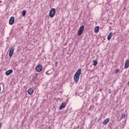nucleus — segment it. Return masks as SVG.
Returning a JSON list of instances; mask_svg holds the SVG:
<instances>
[{
	"instance_id": "412c9836",
	"label": "nucleus",
	"mask_w": 129,
	"mask_h": 129,
	"mask_svg": "<svg viewBox=\"0 0 129 129\" xmlns=\"http://www.w3.org/2000/svg\"><path fill=\"white\" fill-rule=\"evenodd\" d=\"M1 126H2V124L0 123V128H1Z\"/></svg>"
},
{
	"instance_id": "7ed1b4c3",
	"label": "nucleus",
	"mask_w": 129,
	"mask_h": 129,
	"mask_svg": "<svg viewBox=\"0 0 129 129\" xmlns=\"http://www.w3.org/2000/svg\"><path fill=\"white\" fill-rule=\"evenodd\" d=\"M84 30V26H81L78 31V36H81L82 34L83 33Z\"/></svg>"
},
{
	"instance_id": "ddd939ff",
	"label": "nucleus",
	"mask_w": 129,
	"mask_h": 129,
	"mask_svg": "<svg viewBox=\"0 0 129 129\" xmlns=\"http://www.w3.org/2000/svg\"><path fill=\"white\" fill-rule=\"evenodd\" d=\"M111 37H112V33L110 32L107 37V40H110L111 39Z\"/></svg>"
},
{
	"instance_id": "9d476101",
	"label": "nucleus",
	"mask_w": 129,
	"mask_h": 129,
	"mask_svg": "<svg viewBox=\"0 0 129 129\" xmlns=\"http://www.w3.org/2000/svg\"><path fill=\"white\" fill-rule=\"evenodd\" d=\"M33 92H34V90L32 88L29 89L28 93L29 95H32V94H33Z\"/></svg>"
},
{
	"instance_id": "aec40b11",
	"label": "nucleus",
	"mask_w": 129,
	"mask_h": 129,
	"mask_svg": "<svg viewBox=\"0 0 129 129\" xmlns=\"http://www.w3.org/2000/svg\"><path fill=\"white\" fill-rule=\"evenodd\" d=\"M127 85L129 86V81H128V83H127Z\"/></svg>"
},
{
	"instance_id": "9b49d317",
	"label": "nucleus",
	"mask_w": 129,
	"mask_h": 129,
	"mask_svg": "<svg viewBox=\"0 0 129 129\" xmlns=\"http://www.w3.org/2000/svg\"><path fill=\"white\" fill-rule=\"evenodd\" d=\"M108 121H109V118H107L105 119L104 121L103 122V124L104 125H105V124H107V123H108Z\"/></svg>"
},
{
	"instance_id": "20e7f679",
	"label": "nucleus",
	"mask_w": 129,
	"mask_h": 129,
	"mask_svg": "<svg viewBox=\"0 0 129 129\" xmlns=\"http://www.w3.org/2000/svg\"><path fill=\"white\" fill-rule=\"evenodd\" d=\"M42 69L43 67H42L41 64H39L36 67V71H37V72H41Z\"/></svg>"
},
{
	"instance_id": "423d86ee",
	"label": "nucleus",
	"mask_w": 129,
	"mask_h": 129,
	"mask_svg": "<svg viewBox=\"0 0 129 129\" xmlns=\"http://www.w3.org/2000/svg\"><path fill=\"white\" fill-rule=\"evenodd\" d=\"M14 23H15V18L14 17H12L9 20V24L14 25Z\"/></svg>"
},
{
	"instance_id": "dca6fc26",
	"label": "nucleus",
	"mask_w": 129,
	"mask_h": 129,
	"mask_svg": "<svg viewBox=\"0 0 129 129\" xmlns=\"http://www.w3.org/2000/svg\"><path fill=\"white\" fill-rule=\"evenodd\" d=\"M22 16L23 17H25V16H26V11L24 10L22 12Z\"/></svg>"
},
{
	"instance_id": "f3484780",
	"label": "nucleus",
	"mask_w": 129,
	"mask_h": 129,
	"mask_svg": "<svg viewBox=\"0 0 129 129\" xmlns=\"http://www.w3.org/2000/svg\"><path fill=\"white\" fill-rule=\"evenodd\" d=\"M118 72H119V70L117 69V70H116V71H115V73L117 74V73H118Z\"/></svg>"
},
{
	"instance_id": "f8f14e48",
	"label": "nucleus",
	"mask_w": 129,
	"mask_h": 129,
	"mask_svg": "<svg viewBox=\"0 0 129 129\" xmlns=\"http://www.w3.org/2000/svg\"><path fill=\"white\" fill-rule=\"evenodd\" d=\"M94 32L95 33H98V32H99V26H96L95 27Z\"/></svg>"
},
{
	"instance_id": "5701e85b",
	"label": "nucleus",
	"mask_w": 129,
	"mask_h": 129,
	"mask_svg": "<svg viewBox=\"0 0 129 129\" xmlns=\"http://www.w3.org/2000/svg\"><path fill=\"white\" fill-rule=\"evenodd\" d=\"M57 64H58V63L56 62V65L57 66Z\"/></svg>"
},
{
	"instance_id": "f257e3e1",
	"label": "nucleus",
	"mask_w": 129,
	"mask_h": 129,
	"mask_svg": "<svg viewBox=\"0 0 129 129\" xmlns=\"http://www.w3.org/2000/svg\"><path fill=\"white\" fill-rule=\"evenodd\" d=\"M80 75H81V69H78L75 74L74 78L75 82L77 83L79 81V76H80Z\"/></svg>"
},
{
	"instance_id": "f03ea898",
	"label": "nucleus",
	"mask_w": 129,
	"mask_h": 129,
	"mask_svg": "<svg viewBox=\"0 0 129 129\" xmlns=\"http://www.w3.org/2000/svg\"><path fill=\"white\" fill-rule=\"evenodd\" d=\"M55 14H56V10H55V9L52 8L49 12V17H50V18H53L54 17V16H55Z\"/></svg>"
},
{
	"instance_id": "4be33fe9",
	"label": "nucleus",
	"mask_w": 129,
	"mask_h": 129,
	"mask_svg": "<svg viewBox=\"0 0 129 129\" xmlns=\"http://www.w3.org/2000/svg\"><path fill=\"white\" fill-rule=\"evenodd\" d=\"M57 64H58V63L56 62V65L57 66Z\"/></svg>"
},
{
	"instance_id": "4468645a",
	"label": "nucleus",
	"mask_w": 129,
	"mask_h": 129,
	"mask_svg": "<svg viewBox=\"0 0 129 129\" xmlns=\"http://www.w3.org/2000/svg\"><path fill=\"white\" fill-rule=\"evenodd\" d=\"M124 118H125V114L123 113L121 114L120 119H124Z\"/></svg>"
},
{
	"instance_id": "2eb2a0df",
	"label": "nucleus",
	"mask_w": 129,
	"mask_h": 129,
	"mask_svg": "<svg viewBox=\"0 0 129 129\" xmlns=\"http://www.w3.org/2000/svg\"><path fill=\"white\" fill-rule=\"evenodd\" d=\"M97 64H98L97 61H96V60H94L93 61L94 66H96V65H97Z\"/></svg>"
},
{
	"instance_id": "6ab92c4d",
	"label": "nucleus",
	"mask_w": 129,
	"mask_h": 129,
	"mask_svg": "<svg viewBox=\"0 0 129 129\" xmlns=\"http://www.w3.org/2000/svg\"><path fill=\"white\" fill-rule=\"evenodd\" d=\"M48 72H46V74H47L48 75H49L50 74H49V73H48Z\"/></svg>"
},
{
	"instance_id": "1a4fd4ad",
	"label": "nucleus",
	"mask_w": 129,
	"mask_h": 129,
	"mask_svg": "<svg viewBox=\"0 0 129 129\" xmlns=\"http://www.w3.org/2000/svg\"><path fill=\"white\" fill-rule=\"evenodd\" d=\"M128 67H129V59H127L126 60L125 62L124 68L126 69V68H128Z\"/></svg>"
},
{
	"instance_id": "39448f33",
	"label": "nucleus",
	"mask_w": 129,
	"mask_h": 129,
	"mask_svg": "<svg viewBox=\"0 0 129 129\" xmlns=\"http://www.w3.org/2000/svg\"><path fill=\"white\" fill-rule=\"evenodd\" d=\"M15 51V48L14 47H11L9 50V56L12 57L14 54V51Z\"/></svg>"
},
{
	"instance_id": "0eeeda50",
	"label": "nucleus",
	"mask_w": 129,
	"mask_h": 129,
	"mask_svg": "<svg viewBox=\"0 0 129 129\" xmlns=\"http://www.w3.org/2000/svg\"><path fill=\"white\" fill-rule=\"evenodd\" d=\"M13 70H9L7 71H6V75H7V76H9V75H11V74H12V73H13Z\"/></svg>"
},
{
	"instance_id": "a211bd4d",
	"label": "nucleus",
	"mask_w": 129,
	"mask_h": 129,
	"mask_svg": "<svg viewBox=\"0 0 129 129\" xmlns=\"http://www.w3.org/2000/svg\"><path fill=\"white\" fill-rule=\"evenodd\" d=\"M109 91L108 92V93H111V91L110 90V89H109Z\"/></svg>"
},
{
	"instance_id": "6e6552de",
	"label": "nucleus",
	"mask_w": 129,
	"mask_h": 129,
	"mask_svg": "<svg viewBox=\"0 0 129 129\" xmlns=\"http://www.w3.org/2000/svg\"><path fill=\"white\" fill-rule=\"evenodd\" d=\"M67 105V103H62L59 106V109L61 110L62 108H64Z\"/></svg>"
}]
</instances>
